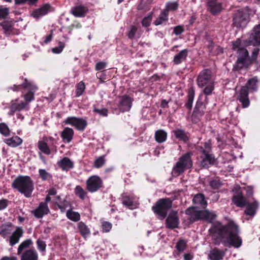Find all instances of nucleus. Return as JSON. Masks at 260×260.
Instances as JSON below:
<instances>
[{"label": "nucleus", "mask_w": 260, "mask_h": 260, "mask_svg": "<svg viewBox=\"0 0 260 260\" xmlns=\"http://www.w3.org/2000/svg\"><path fill=\"white\" fill-rule=\"evenodd\" d=\"M215 245L220 243L229 248H239L242 245V239L239 236L238 226L234 223L223 225L220 223H214L209 230Z\"/></svg>", "instance_id": "obj_1"}, {"label": "nucleus", "mask_w": 260, "mask_h": 260, "mask_svg": "<svg viewBox=\"0 0 260 260\" xmlns=\"http://www.w3.org/2000/svg\"><path fill=\"white\" fill-rule=\"evenodd\" d=\"M12 187L28 198L31 197L34 184L29 176L19 175L13 181Z\"/></svg>", "instance_id": "obj_2"}, {"label": "nucleus", "mask_w": 260, "mask_h": 260, "mask_svg": "<svg viewBox=\"0 0 260 260\" xmlns=\"http://www.w3.org/2000/svg\"><path fill=\"white\" fill-rule=\"evenodd\" d=\"M196 149L201 167L208 168L215 164L216 159L214 154L211 153V146L210 143L206 142L204 143V146H198Z\"/></svg>", "instance_id": "obj_3"}, {"label": "nucleus", "mask_w": 260, "mask_h": 260, "mask_svg": "<svg viewBox=\"0 0 260 260\" xmlns=\"http://www.w3.org/2000/svg\"><path fill=\"white\" fill-rule=\"evenodd\" d=\"M233 49L238 54L237 60V67L239 69H242L248 60V52L241 44V41L238 39L233 43Z\"/></svg>", "instance_id": "obj_4"}, {"label": "nucleus", "mask_w": 260, "mask_h": 260, "mask_svg": "<svg viewBox=\"0 0 260 260\" xmlns=\"http://www.w3.org/2000/svg\"><path fill=\"white\" fill-rule=\"evenodd\" d=\"M192 166L191 153H187L179 158L178 161L173 168L172 173L175 176H178L183 173L186 169L191 168Z\"/></svg>", "instance_id": "obj_5"}, {"label": "nucleus", "mask_w": 260, "mask_h": 260, "mask_svg": "<svg viewBox=\"0 0 260 260\" xmlns=\"http://www.w3.org/2000/svg\"><path fill=\"white\" fill-rule=\"evenodd\" d=\"M172 206V201L170 199H160L152 207V209L161 219H162L166 216L168 210Z\"/></svg>", "instance_id": "obj_6"}, {"label": "nucleus", "mask_w": 260, "mask_h": 260, "mask_svg": "<svg viewBox=\"0 0 260 260\" xmlns=\"http://www.w3.org/2000/svg\"><path fill=\"white\" fill-rule=\"evenodd\" d=\"M22 86L28 90L23 97L25 100L24 103H27V106L29 107V103L35 99L34 92L38 89V87L32 82L28 81L26 78L24 79V82L22 84Z\"/></svg>", "instance_id": "obj_7"}, {"label": "nucleus", "mask_w": 260, "mask_h": 260, "mask_svg": "<svg viewBox=\"0 0 260 260\" xmlns=\"http://www.w3.org/2000/svg\"><path fill=\"white\" fill-rule=\"evenodd\" d=\"M249 19L247 14L243 10H238L233 15V24L237 27H244Z\"/></svg>", "instance_id": "obj_8"}, {"label": "nucleus", "mask_w": 260, "mask_h": 260, "mask_svg": "<svg viewBox=\"0 0 260 260\" xmlns=\"http://www.w3.org/2000/svg\"><path fill=\"white\" fill-rule=\"evenodd\" d=\"M63 123L74 126L78 131H83L87 125L86 120L82 118H78L75 116L67 117Z\"/></svg>", "instance_id": "obj_9"}, {"label": "nucleus", "mask_w": 260, "mask_h": 260, "mask_svg": "<svg viewBox=\"0 0 260 260\" xmlns=\"http://www.w3.org/2000/svg\"><path fill=\"white\" fill-rule=\"evenodd\" d=\"M212 83H214V80L210 70L205 69L200 73L197 78V84L199 87L203 88L206 85Z\"/></svg>", "instance_id": "obj_10"}, {"label": "nucleus", "mask_w": 260, "mask_h": 260, "mask_svg": "<svg viewBox=\"0 0 260 260\" xmlns=\"http://www.w3.org/2000/svg\"><path fill=\"white\" fill-rule=\"evenodd\" d=\"M86 188L90 192H94L103 186L102 180L98 176H92L86 181Z\"/></svg>", "instance_id": "obj_11"}, {"label": "nucleus", "mask_w": 260, "mask_h": 260, "mask_svg": "<svg viewBox=\"0 0 260 260\" xmlns=\"http://www.w3.org/2000/svg\"><path fill=\"white\" fill-rule=\"evenodd\" d=\"M133 101V98L129 95L125 94L120 96L117 105L119 110L123 113L129 111L132 108Z\"/></svg>", "instance_id": "obj_12"}, {"label": "nucleus", "mask_w": 260, "mask_h": 260, "mask_svg": "<svg viewBox=\"0 0 260 260\" xmlns=\"http://www.w3.org/2000/svg\"><path fill=\"white\" fill-rule=\"evenodd\" d=\"M185 213L190 223L202 220L203 210H199L197 207L191 206L188 207L186 209Z\"/></svg>", "instance_id": "obj_13"}, {"label": "nucleus", "mask_w": 260, "mask_h": 260, "mask_svg": "<svg viewBox=\"0 0 260 260\" xmlns=\"http://www.w3.org/2000/svg\"><path fill=\"white\" fill-rule=\"evenodd\" d=\"M50 212L47 204L45 202H41L38 207L31 211V213L36 218H42L44 215L48 214Z\"/></svg>", "instance_id": "obj_14"}, {"label": "nucleus", "mask_w": 260, "mask_h": 260, "mask_svg": "<svg viewBox=\"0 0 260 260\" xmlns=\"http://www.w3.org/2000/svg\"><path fill=\"white\" fill-rule=\"evenodd\" d=\"M166 226L169 229L177 228L179 225L178 212L176 211H171L166 220Z\"/></svg>", "instance_id": "obj_15"}, {"label": "nucleus", "mask_w": 260, "mask_h": 260, "mask_svg": "<svg viewBox=\"0 0 260 260\" xmlns=\"http://www.w3.org/2000/svg\"><path fill=\"white\" fill-rule=\"evenodd\" d=\"M18 99H16L11 101V105L9 107L10 111L9 114L10 115H13L15 112L22 111L25 108L27 109H29V107L27 106V103H24L22 101L18 103Z\"/></svg>", "instance_id": "obj_16"}, {"label": "nucleus", "mask_w": 260, "mask_h": 260, "mask_svg": "<svg viewBox=\"0 0 260 260\" xmlns=\"http://www.w3.org/2000/svg\"><path fill=\"white\" fill-rule=\"evenodd\" d=\"M39 149L46 155H50L52 153H56L57 151L56 146L53 143L50 146L44 141H39L38 142Z\"/></svg>", "instance_id": "obj_17"}, {"label": "nucleus", "mask_w": 260, "mask_h": 260, "mask_svg": "<svg viewBox=\"0 0 260 260\" xmlns=\"http://www.w3.org/2000/svg\"><path fill=\"white\" fill-rule=\"evenodd\" d=\"M238 100L242 104L243 108H247L249 106L250 101L248 98V91L246 87L243 86L241 88L238 96Z\"/></svg>", "instance_id": "obj_18"}, {"label": "nucleus", "mask_w": 260, "mask_h": 260, "mask_svg": "<svg viewBox=\"0 0 260 260\" xmlns=\"http://www.w3.org/2000/svg\"><path fill=\"white\" fill-rule=\"evenodd\" d=\"M207 6L208 10L214 15H218L222 10V4L217 0H209Z\"/></svg>", "instance_id": "obj_19"}, {"label": "nucleus", "mask_w": 260, "mask_h": 260, "mask_svg": "<svg viewBox=\"0 0 260 260\" xmlns=\"http://www.w3.org/2000/svg\"><path fill=\"white\" fill-rule=\"evenodd\" d=\"M50 8L51 6L49 4H45L39 8L34 10L32 12L31 15L35 19H38L41 17L46 15L48 13Z\"/></svg>", "instance_id": "obj_20"}, {"label": "nucleus", "mask_w": 260, "mask_h": 260, "mask_svg": "<svg viewBox=\"0 0 260 260\" xmlns=\"http://www.w3.org/2000/svg\"><path fill=\"white\" fill-rule=\"evenodd\" d=\"M249 42L254 46L260 44V24L254 27L249 38Z\"/></svg>", "instance_id": "obj_21"}, {"label": "nucleus", "mask_w": 260, "mask_h": 260, "mask_svg": "<svg viewBox=\"0 0 260 260\" xmlns=\"http://www.w3.org/2000/svg\"><path fill=\"white\" fill-rule=\"evenodd\" d=\"M24 231L21 227H17L10 237L9 243L11 246H13L17 243L20 238L23 236Z\"/></svg>", "instance_id": "obj_22"}, {"label": "nucleus", "mask_w": 260, "mask_h": 260, "mask_svg": "<svg viewBox=\"0 0 260 260\" xmlns=\"http://www.w3.org/2000/svg\"><path fill=\"white\" fill-rule=\"evenodd\" d=\"M259 204L256 201H253L252 203L247 202L245 214L247 215L253 216L256 214V210L258 207Z\"/></svg>", "instance_id": "obj_23"}, {"label": "nucleus", "mask_w": 260, "mask_h": 260, "mask_svg": "<svg viewBox=\"0 0 260 260\" xmlns=\"http://www.w3.org/2000/svg\"><path fill=\"white\" fill-rule=\"evenodd\" d=\"M58 166L63 171H68L74 167L73 162L68 157H65L58 161Z\"/></svg>", "instance_id": "obj_24"}, {"label": "nucleus", "mask_w": 260, "mask_h": 260, "mask_svg": "<svg viewBox=\"0 0 260 260\" xmlns=\"http://www.w3.org/2000/svg\"><path fill=\"white\" fill-rule=\"evenodd\" d=\"M74 131L72 128L65 127L61 133V137L65 143H70L73 139Z\"/></svg>", "instance_id": "obj_25"}, {"label": "nucleus", "mask_w": 260, "mask_h": 260, "mask_svg": "<svg viewBox=\"0 0 260 260\" xmlns=\"http://www.w3.org/2000/svg\"><path fill=\"white\" fill-rule=\"evenodd\" d=\"M134 199L133 197L124 194L122 197V203L129 209H133L136 208L138 206L137 202L134 201Z\"/></svg>", "instance_id": "obj_26"}, {"label": "nucleus", "mask_w": 260, "mask_h": 260, "mask_svg": "<svg viewBox=\"0 0 260 260\" xmlns=\"http://www.w3.org/2000/svg\"><path fill=\"white\" fill-rule=\"evenodd\" d=\"M233 202L239 207H243L247 204V201L246 199L241 193H238L233 196L232 199Z\"/></svg>", "instance_id": "obj_27"}, {"label": "nucleus", "mask_w": 260, "mask_h": 260, "mask_svg": "<svg viewBox=\"0 0 260 260\" xmlns=\"http://www.w3.org/2000/svg\"><path fill=\"white\" fill-rule=\"evenodd\" d=\"M21 260H38V253L35 250H27L22 253Z\"/></svg>", "instance_id": "obj_28"}, {"label": "nucleus", "mask_w": 260, "mask_h": 260, "mask_svg": "<svg viewBox=\"0 0 260 260\" xmlns=\"http://www.w3.org/2000/svg\"><path fill=\"white\" fill-rule=\"evenodd\" d=\"M192 202L194 204L199 205L203 208H205L207 205V202L205 200V196L202 193L196 194L192 199Z\"/></svg>", "instance_id": "obj_29"}, {"label": "nucleus", "mask_w": 260, "mask_h": 260, "mask_svg": "<svg viewBox=\"0 0 260 260\" xmlns=\"http://www.w3.org/2000/svg\"><path fill=\"white\" fill-rule=\"evenodd\" d=\"M4 142L11 147H16L21 145L23 142L18 136H14L10 138L5 139Z\"/></svg>", "instance_id": "obj_30"}, {"label": "nucleus", "mask_w": 260, "mask_h": 260, "mask_svg": "<svg viewBox=\"0 0 260 260\" xmlns=\"http://www.w3.org/2000/svg\"><path fill=\"white\" fill-rule=\"evenodd\" d=\"M188 53V50L184 49L180 51L178 54L174 56L173 61L176 64L181 63L182 62L186 60Z\"/></svg>", "instance_id": "obj_31"}, {"label": "nucleus", "mask_w": 260, "mask_h": 260, "mask_svg": "<svg viewBox=\"0 0 260 260\" xmlns=\"http://www.w3.org/2000/svg\"><path fill=\"white\" fill-rule=\"evenodd\" d=\"M87 11V8L82 5L75 6L71 10V13L76 17H82L85 15Z\"/></svg>", "instance_id": "obj_32"}, {"label": "nucleus", "mask_w": 260, "mask_h": 260, "mask_svg": "<svg viewBox=\"0 0 260 260\" xmlns=\"http://www.w3.org/2000/svg\"><path fill=\"white\" fill-rule=\"evenodd\" d=\"M78 229L82 236L86 239L90 235L89 228L82 221L78 223Z\"/></svg>", "instance_id": "obj_33"}, {"label": "nucleus", "mask_w": 260, "mask_h": 260, "mask_svg": "<svg viewBox=\"0 0 260 260\" xmlns=\"http://www.w3.org/2000/svg\"><path fill=\"white\" fill-rule=\"evenodd\" d=\"M224 255V253L218 249L215 248L210 251L208 256L211 260H221Z\"/></svg>", "instance_id": "obj_34"}, {"label": "nucleus", "mask_w": 260, "mask_h": 260, "mask_svg": "<svg viewBox=\"0 0 260 260\" xmlns=\"http://www.w3.org/2000/svg\"><path fill=\"white\" fill-rule=\"evenodd\" d=\"M173 133L176 138L180 141L186 142L188 140L189 136L187 133L181 129L174 130Z\"/></svg>", "instance_id": "obj_35"}, {"label": "nucleus", "mask_w": 260, "mask_h": 260, "mask_svg": "<svg viewBox=\"0 0 260 260\" xmlns=\"http://www.w3.org/2000/svg\"><path fill=\"white\" fill-rule=\"evenodd\" d=\"M167 138V133L164 130L158 129L155 133V141L159 143L165 142Z\"/></svg>", "instance_id": "obj_36"}, {"label": "nucleus", "mask_w": 260, "mask_h": 260, "mask_svg": "<svg viewBox=\"0 0 260 260\" xmlns=\"http://www.w3.org/2000/svg\"><path fill=\"white\" fill-rule=\"evenodd\" d=\"M216 217V214L214 212L209 211V210H203L202 220H205L208 222H212Z\"/></svg>", "instance_id": "obj_37"}, {"label": "nucleus", "mask_w": 260, "mask_h": 260, "mask_svg": "<svg viewBox=\"0 0 260 260\" xmlns=\"http://www.w3.org/2000/svg\"><path fill=\"white\" fill-rule=\"evenodd\" d=\"M75 194L82 200H84L87 198V192L81 186L77 185L74 189Z\"/></svg>", "instance_id": "obj_38"}, {"label": "nucleus", "mask_w": 260, "mask_h": 260, "mask_svg": "<svg viewBox=\"0 0 260 260\" xmlns=\"http://www.w3.org/2000/svg\"><path fill=\"white\" fill-rule=\"evenodd\" d=\"M257 82L258 80L256 77L252 78L248 80L244 87H247V90H249L250 91H256L257 89Z\"/></svg>", "instance_id": "obj_39"}, {"label": "nucleus", "mask_w": 260, "mask_h": 260, "mask_svg": "<svg viewBox=\"0 0 260 260\" xmlns=\"http://www.w3.org/2000/svg\"><path fill=\"white\" fill-rule=\"evenodd\" d=\"M38 173L39 177L43 181H50L52 179V175L45 169H40Z\"/></svg>", "instance_id": "obj_40"}, {"label": "nucleus", "mask_w": 260, "mask_h": 260, "mask_svg": "<svg viewBox=\"0 0 260 260\" xmlns=\"http://www.w3.org/2000/svg\"><path fill=\"white\" fill-rule=\"evenodd\" d=\"M168 15L167 11H162L161 12L158 18H157L154 22L155 25H159L162 24L164 22L168 20Z\"/></svg>", "instance_id": "obj_41"}, {"label": "nucleus", "mask_w": 260, "mask_h": 260, "mask_svg": "<svg viewBox=\"0 0 260 260\" xmlns=\"http://www.w3.org/2000/svg\"><path fill=\"white\" fill-rule=\"evenodd\" d=\"M194 97V90L193 88H190L188 91L187 101L185 103L186 107L190 110L192 108V103Z\"/></svg>", "instance_id": "obj_42"}, {"label": "nucleus", "mask_w": 260, "mask_h": 260, "mask_svg": "<svg viewBox=\"0 0 260 260\" xmlns=\"http://www.w3.org/2000/svg\"><path fill=\"white\" fill-rule=\"evenodd\" d=\"M187 246V242L184 239H180L177 242L176 245V248L178 251L177 255H179L180 252H182L185 250Z\"/></svg>", "instance_id": "obj_43"}, {"label": "nucleus", "mask_w": 260, "mask_h": 260, "mask_svg": "<svg viewBox=\"0 0 260 260\" xmlns=\"http://www.w3.org/2000/svg\"><path fill=\"white\" fill-rule=\"evenodd\" d=\"M66 215L69 219L75 222L79 221L80 219V214L72 210H68L67 211Z\"/></svg>", "instance_id": "obj_44"}, {"label": "nucleus", "mask_w": 260, "mask_h": 260, "mask_svg": "<svg viewBox=\"0 0 260 260\" xmlns=\"http://www.w3.org/2000/svg\"><path fill=\"white\" fill-rule=\"evenodd\" d=\"M11 223H9L6 225H3L0 231V235L3 237L5 238L7 236L10 234L11 233Z\"/></svg>", "instance_id": "obj_45"}, {"label": "nucleus", "mask_w": 260, "mask_h": 260, "mask_svg": "<svg viewBox=\"0 0 260 260\" xmlns=\"http://www.w3.org/2000/svg\"><path fill=\"white\" fill-rule=\"evenodd\" d=\"M32 244L31 239H27L23 241L19 246L18 248L17 254L19 255L21 253L22 251L25 248L28 247Z\"/></svg>", "instance_id": "obj_46"}, {"label": "nucleus", "mask_w": 260, "mask_h": 260, "mask_svg": "<svg viewBox=\"0 0 260 260\" xmlns=\"http://www.w3.org/2000/svg\"><path fill=\"white\" fill-rule=\"evenodd\" d=\"M1 25L4 29L5 34L8 35L12 32V24L11 22L4 21L1 23Z\"/></svg>", "instance_id": "obj_47"}, {"label": "nucleus", "mask_w": 260, "mask_h": 260, "mask_svg": "<svg viewBox=\"0 0 260 260\" xmlns=\"http://www.w3.org/2000/svg\"><path fill=\"white\" fill-rule=\"evenodd\" d=\"M0 133L5 137H8L10 135V129L5 123H0Z\"/></svg>", "instance_id": "obj_48"}, {"label": "nucleus", "mask_w": 260, "mask_h": 260, "mask_svg": "<svg viewBox=\"0 0 260 260\" xmlns=\"http://www.w3.org/2000/svg\"><path fill=\"white\" fill-rule=\"evenodd\" d=\"M85 89V86L83 81L80 82L76 85V96L79 97L81 95Z\"/></svg>", "instance_id": "obj_49"}, {"label": "nucleus", "mask_w": 260, "mask_h": 260, "mask_svg": "<svg viewBox=\"0 0 260 260\" xmlns=\"http://www.w3.org/2000/svg\"><path fill=\"white\" fill-rule=\"evenodd\" d=\"M179 4L177 2H168L166 4V8L164 11H167L168 13L170 11H175L178 8Z\"/></svg>", "instance_id": "obj_50"}, {"label": "nucleus", "mask_w": 260, "mask_h": 260, "mask_svg": "<svg viewBox=\"0 0 260 260\" xmlns=\"http://www.w3.org/2000/svg\"><path fill=\"white\" fill-rule=\"evenodd\" d=\"M93 111L103 117H107L108 115V110L106 108L98 109L94 107Z\"/></svg>", "instance_id": "obj_51"}, {"label": "nucleus", "mask_w": 260, "mask_h": 260, "mask_svg": "<svg viewBox=\"0 0 260 260\" xmlns=\"http://www.w3.org/2000/svg\"><path fill=\"white\" fill-rule=\"evenodd\" d=\"M105 156L102 155L96 159L94 162V166L96 168H101L105 163Z\"/></svg>", "instance_id": "obj_52"}, {"label": "nucleus", "mask_w": 260, "mask_h": 260, "mask_svg": "<svg viewBox=\"0 0 260 260\" xmlns=\"http://www.w3.org/2000/svg\"><path fill=\"white\" fill-rule=\"evenodd\" d=\"M205 86L203 90V93L206 95H210L214 88V83L207 84Z\"/></svg>", "instance_id": "obj_53"}, {"label": "nucleus", "mask_w": 260, "mask_h": 260, "mask_svg": "<svg viewBox=\"0 0 260 260\" xmlns=\"http://www.w3.org/2000/svg\"><path fill=\"white\" fill-rule=\"evenodd\" d=\"M65 46V44L62 42H58V46L57 47H55L52 49V51L54 53L59 54L61 53L64 47Z\"/></svg>", "instance_id": "obj_54"}, {"label": "nucleus", "mask_w": 260, "mask_h": 260, "mask_svg": "<svg viewBox=\"0 0 260 260\" xmlns=\"http://www.w3.org/2000/svg\"><path fill=\"white\" fill-rule=\"evenodd\" d=\"M211 187L214 189H218L221 186V183L218 179L212 180L209 182Z\"/></svg>", "instance_id": "obj_55"}, {"label": "nucleus", "mask_w": 260, "mask_h": 260, "mask_svg": "<svg viewBox=\"0 0 260 260\" xmlns=\"http://www.w3.org/2000/svg\"><path fill=\"white\" fill-rule=\"evenodd\" d=\"M9 14V9L7 7H0V19L6 18Z\"/></svg>", "instance_id": "obj_56"}, {"label": "nucleus", "mask_w": 260, "mask_h": 260, "mask_svg": "<svg viewBox=\"0 0 260 260\" xmlns=\"http://www.w3.org/2000/svg\"><path fill=\"white\" fill-rule=\"evenodd\" d=\"M205 110V109L201 108H194L192 116L199 118L204 115Z\"/></svg>", "instance_id": "obj_57"}, {"label": "nucleus", "mask_w": 260, "mask_h": 260, "mask_svg": "<svg viewBox=\"0 0 260 260\" xmlns=\"http://www.w3.org/2000/svg\"><path fill=\"white\" fill-rule=\"evenodd\" d=\"M152 20V14H150L147 17L143 18L142 21V24L144 27H148L150 25Z\"/></svg>", "instance_id": "obj_58"}, {"label": "nucleus", "mask_w": 260, "mask_h": 260, "mask_svg": "<svg viewBox=\"0 0 260 260\" xmlns=\"http://www.w3.org/2000/svg\"><path fill=\"white\" fill-rule=\"evenodd\" d=\"M58 207L60 209L61 212H64L67 208L70 206V203L69 202L64 200L63 202H60L58 204Z\"/></svg>", "instance_id": "obj_59"}, {"label": "nucleus", "mask_w": 260, "mask_h": 260, "mask_svg": "<svg viewBox=\"0 0 260 260\" xmlns=\"http://www.w3.org/2000/svg\"><path fill=\"white\" fill-rule=\"evenodd\" d=\"M37 244L39 250L43 252L45 251L46 244L44 241L39 239L37 241Z\"/></svg>", "instance_id": "obj_60"}, {"label": "nucleus", "mask_w": 260, "mask_h": 260, "mask_svg": "<svg viewBox=\"0 0 260 260\" xmlns=\"http://www.w3.org/2000/svg\"><path fill=\"white\" fill-rule=\"evenodd\" d=\"M102 228L103 232H108L112 228V224L108 221H104L102 222Z\"/></svg>", "instance_id": "obj_61"}, {"label": "nucleus", "mask_w": 260, "mask_h": 260, "mask_svg": "<svg viewBox=\"0 0 260 260\" xmlns=\"http://www.w3.org/2000/svg\"><path fill=\"white\" fill-rule=\"evenodd\" d=\"M202 96H203V94H201L200 95V96L197 102L195 108H196V109L201 108V109H205V105L204 103V102L202 101Z\"/></svg>", "instance_id": "obj_62"}, {"label": "nucleus", "mask_w": 260, "mask_h": 260, "mask_svg": "<svg viewBox=\"0 0 260 260\" xmlns=\"http://www.w3.org/2000/svg\"><path fill=\"white\" fill-rule=\"evenodd\" d=\"M137 30V28L135 26L132 25L130 27V30L128 32V37L129 39H133Z\"/></svg>", "instance_id": "obj_63"}, {"label": "nucleus", "mask_w": 260, "mask_h": 260, "mask_svg": "<svg viewBox=\"0 0 260 260\" xmlns=\"http://www.w3.org/2000/svg\"><path fill=\"white\" fill-rule=\"evenodd\" d=\"M184 31L183 27L181 25H178L174 27L173 29V33L177 36L181 34Z\"/></svg>", "instance_id": "obj_64"}]
</instances>
